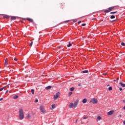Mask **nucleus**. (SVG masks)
Listing matches in <instances>:
<instances>
[{
	"instance_id": "nucleus-10",
	"label": "nucleus",
	"mask_w": 125,
	"mask_h": 125,
	"mask_svg": "<svg viewBox=\"0 0 125 125\" xmlns=\"http://www.w3.org/2000/svg\"><path fill=\"white\" fill-rule=\"evenodd\" d=\"M87 101V100L86 99H83L82 102H83V103L84 104L86 103Z\"/></svg>"
},
{
	"instance_id": "nucleus-23",
	"label": "nucleus",
	"mask_w": 125,
	"mask_h": 125,
	"mask_svg": "<svg viewBox=\"0 0 125 125\" xmlns=\"http://www.w3.org/2000/svg\"><path fill=\"white\" fill-rule=\"evenodd\" d=\"M115 16L114 15H112L111 17H110V19H115Z\"/></svg>"
},
{
	"instance_id": "nucleus-24",
	"label": "nucleus",
	"mask_w": 125,
	"mask_h": 125,
	"mask_svg": "<svg viewBox=\"0 0 125 125\" xmlns=\"http://www.w3.org/2000/svg\"><path fill=\"white\" fill-rule=\"evenodd\" d=\"M112 89H113V88H112L111 86L109 87V88H108V90H109V91H111V90H112Z\"/></svg>"
},
{
	"instance_id": "nucleus-19",
	"label": "nucleus",
	"mask_w": 125,
	"mask_h": 125,
	"mask_svg": "<svg viewBox=\"0 0 125 125\" xmlns=\"http://www.w3.org/2000/svg\"><path fill=\"white\" fill-rule=\"evenodd\" d=\"M110 12V11L109 9L108 10H106L104 11V12H105V13H108V12Z\"/></svg>"
},
{
	"instance_id": "nucleus-45",
	"label": "nucleus",
	"mask_w": 125,
	"mask_h": 125,
	"mask_svg": "<svg viewBox=\"0 0 125 125\" xmlns=\"http://www.w3.org/2000/svg\"><path fill=\"white\" fill-rule=\"evenodd\" d=\"M115 21H116V20L113 21L112 22H115Z\"/></svg>"
},
{
	"instance_id": "nucleus-47",
	"label": "nucleus",
	"mask_w": 125,
	"mask_h": 125,
	"mask_svg": "<svg viewBox=\"0 0 125 125\" xmlns=\"http://www.w3.org/2000/svg\"><path fill=\"white\" fill-rule=\"evenodd\" d=\"M77 122H78V120H76V122L77 123Z\"/></svg>"
},
{
	"instance_id": "nucleus-38",
	"label": "nucleus",
	"mask_w": 125,
	"mask_h": 125,
	"mask_svg": "<svg viewBox=\"0 0 125 125\" xmlns=\"http://www.w3.org/2000/svg\"><path fill=\"white\" fill-rule=\"evenodd\" d=\"M81 85H82V84L79 83V84H78V86H81Z\"/></svg>"
},
{
	"instance_id": "nucleus-14",
	"label": "nucleus",
	"mask_w": 125,
	"mask_h": 125,
	"mask_svg": "<svg viewBox=\"0 0 125 125\" xmlns=\"http://www.w3.org/2000/svg\"><path fill=\"white\" fill-rule=\"evenodd\" d=\"M51 87V86H48L45 88V89H46V90H48V89H50Z\"/></svg>"
},
{
	"instance_id": "nucleus-32",
	"label": "nucleus",
	"mask_w": 125,
	"mask_h": 125,
	"mask_svg": "<svg viewBox=\"0 0 125 125\" xmlns=\"http://www.w3.org/2000/svg\"><path fill=\"white\" fill-rule=\"evenodd\" d=\"M85 25H86L85 23L82 24V26H85Z\"/></svg>"
},
{
	"instance_id": "nucleus-9",
	"label": "nucleus",
	"mask_w": 125,
	"mask_h": 125,
	"mask_svg": "<svg viewBox=\"0 0 125 125\" xmlns=\"http://www.w3.org/2000/svg\"><path fill=\"white\" fill-rule=\"evenodd\" d=\"M83 74H87V73H88V70H84L81 72Z\"/></svg>"
},
{
	"instance_id": "nucleus-49",
	"label": "nucleus",
	"mask_w": 125,
	"mask_h": 125,
	"mask_svg": "<svg viewBox=\"0 0 125 125\" xmlns=\"http://www.w3.org/2000/svg\"><path fill=\"white\" fill-rule=\"evenodd\" d=\"M66 22H69V21H66Z\"/></svg>"
},
{
	"instance_id": "nucleus-51",
	"label": "nucleus",
	"mask_w": 125,
	"mask_h": 125,
	"mask_svg": "<svg viewBox=\"0 0 125 125\" xmlns=\"http://www.w3.org/2000/svg\"><path fill=\"white\" fill-rule=\"evenodd\" d=\"M114 82H116V80H114Z\"/></svg>"
},
{
	"instance_id": "nucleus-29",
	"label": "nucleus",
	"mask_w": 125,
	"mask_h": 125,
	"mask_svg": "<svg viewBox=\"0 0 125 125\" xmlns=\"http://www.w3.org/2000/svg\"><path fill=\"white\" fill-rule=\"evenodd\" d=\"M121 45H123V46H125V42H122L121 43Z\"/></svg>"
},
{
	"instance_id": "nucleus-36",
	"label": "nucleus",
	"mask_w": 125,
	"mask_h": 125,
	"mask_svg": "<svg viewBox=\"0 0 125 125\" xmlns=\"http://www.w3.org/2000/svg\"><path fill=\"white\" fill-rule=\"evenodd\" d=\"M81 23H82V21H81L78 22V24H81Z\"/></svg>"
},
{
	"instance_id": "nucleus-33",
	"label": "nucleus",
	"mask_w": 125,
	"mask_h": 125,
	"mask_svg": "<svg viewBox=\"0 0 125 125\" xmlns=\"http://www.w3.org/2000/svg\"><path fill=\"white\" fill-rule=\"evenodd\" d=\"M119 90H120V91H122V90H123V88L120 87V88H119Z\"/></svg>"
},
{
	"instance_id": "nucleus-37",
	"label": "nucleus",
	"mask_w": 125,
	"mask_h": 125,
	"mask_svg": "<svg viewBox=\"0 0 125 125\" xmlns=\"http://www.w3.org/2000/svg\"><path fill=\"white\" fill-rule=\"evenodd\" d=\"M14 60L15 61H17V59L14 58Z\"/></svg>"
},
{
	"instance_id": "nucleus-11",
	"label": "nucleus",
	"mask_w": 125,
	"mask_h": 125,
	"mask_svg": "<svg viewBox=\"0 0 125 125\" xmlns=\"http://www.w3.org/2000/svg\"><path fill=\"white\" fill-rule=\"evenodd\" d=\"M51 107L52 108H51V110H52V109H55V108H56L55 104H52Z\"/></svg>"
},
{
	"instance_id": "nucleus-40",
	"label": "nucleus",
	"mask_w": 125,
	"mask_h": 125,
	"mask_svg": "<svg viewBox=\"0 0 125 125\" xmlns=\"http://www.w3.org/2000/svg\"><path fill=\"white\" fill-rule=\"evenodd\" d=\"M7 92H8V90H7V91H6L5 93L6 94V93H7Z\"/></svg>"
},
{
	"instance_id": "nucleus-6",
	"label": "nucleus",
	"mask_w": 125,
	"mask_h": 125,
	"mask_svg": "<svg viewBox=\"0 0 125 125\" xmlns=\"http://www.w3.org/2000/svg\"><path fill=\"white\" fill-rule=\"evenodd\" d=\"M115 7H116V6H112L108 8V9L110 11H112V10H114V9H115Z\"/></svg>"
},
{
	"instance_id": "nucleus-52",
	"label": "nucleus",
	"mask_w": 125,
	"mask_h": 125,
	"mask_svg": "<svg viewBox=\"0 0 125 125\" xmlns=\"http://www.w3.org/2000/svg\"><path fill=\"white\" fill-rule=\"evenodd\" d=\"M74 22H76V21H74Z\"/></svg>"
},
{
	"instance_id": "nucleus-15",
	"label": "nucleus",
	"mask_w": 125,
	"mask_h": 125,
	"mask_svg": "<svg viewBox=\"0 0 125 125\" xmlns=\"http://www.w3.org/2000/svg\"><path fill=\"white\" fill-rule=\"evenodd\" d=\"M70 46H72V44L70 42H68V44L67 45V47H70Z\"/></svg>"
},
{
	"instance_id": "nucleus-26",
	"label": "nucleus",
	"mask_w": 125,
	"mask_h": 125,
	"mask_svg": "<svg viewBox=\"0 0 125 125\" xmlns=\"http://www.w3.org/2000/svg\"><path fill=\"white\" fill-rule=\"evenodd\" d=\"M4 88H5V87H3L0 88V91H2V90L4 89Z\"/></svg>"
},
{
	"instance_id": "nucleus-2",
	"label": "nucleus",
	"mask_w": 125,
	"mask_h": 125,
	"mask_svg": "<svg viewBox=\"0 0 125 125\" xmlns=\"http://www.w3.org/2000/svg\"><path fill=\"white\" fill-rule=\"evenodd\" d=\"M19 116L20 120H23L24 119V111L23 109L21 108L19 109Z\"/></svg>"
},
{
	"instance_id": "nucleus-7",
	"label": "nucleus",
	"mask_w": 125,
	"mask_h": 125,
	"mask_svg": "<svg viewBox=\"0 0 125 125\" xmlns=\"http://www.w3.org/2000/svg\"><path fill=\"white\" fill-rule=\"evenodd\" d=\"M113 113H114L113 111H110L107 113V115L108 116H111V115H113Z\"/></svg>"
},
{
	"instance_id": "nucleus-28",
	"label": "nucleus",
	"mask_w": 125,
	"mask_h": 125,
	"mask_svg": "<svg viewBox=\"0 0 125 125\" xmlns=\"http://www.w3.org/2000/svg\"><path fill=\"white\" fill-rule=\"evenodd\" d=\"M33 43H34V42H31L30 43V46L31 47H32V46Z\"/></svg>"
},
{
	"instance_id": "nucleus-53",
	"label": "nucleus",
	"mask_w": 125,
	"mask_h": 125,
	"mask_svg": "<svg viewBox=\"0 0 125 125\" xmlns=\"http://www.w3.org/2000/svg\"><path fill=\"white\" fill-rule=\"evenodd\" d=\"M74 22H76V21H74Z\"/></svg>"
},
{
	"instance_id": "nucleus-39",
	"label": "nucleus",
	"mask_w": 125,
	"mask_h": 125,
	"mask_svg": "<svg viewBox=\"0 0 125 125\" xmlns=\"http://www.w3.org/2000/svg\"><path fill=\"white\" fill-rule=\"evenodd\" d=\"M60 6H63V5H62V4L61 3L60 4Z\"/></svg>"
},
{
	"instance_id": "nucleus-16",
	"label": "nucleus",
	"mask_w": 125,
	"mask_h": 125,
	"mask_svg": "<svg viewBox=\"0 0 125 125\" xmlns=\"http://www.w3.org/2000/svg\"><path fill=\"white\" fill-rule=\"evenodd\" d=\"M31 93L33 94V95H34V94H35V89H31Z\"/></svg>"
},
{
	"instance_id": "nucleus-8",
	"label": "nucleus",
	"mask_w": 125,
	"mask_h": 125,
	"mask_svg": "<svg viewBox=\"0 0 125 125\" xmlns=\"http://www.w3.org/2000/svg\"><path fill=\"white\" fill-rule=\"evenodd\" d=\"M119 84H120L122 87H125V83H123L122 82H120V83H119Z\"/></svg>"
},
{
	"instance_id": "nucleus-4",
	"label": "nucleus",
	"mask_w": 125,
	"mask_h": 125,
	"mask_svg": "<svg viewBox=\"0 0 125 125\" xmlns=\"http://www.w3.org/2000/svg\"><path fill=\"white\" fill-rule=\"evenodd\" d=\"M60 95V93L59 92L57 93L56 95L54 96V100H56V99H57V98L59 97Z\"/></svg>"
},
{
	"instance_id": "nucleus-46",
	"label": "nucleus",
	"mask_w": 125,
	"mask_h": 125,
	"mask_svg": "<svg viewBox=\"0 0 125 125\" xmlns=\"http://www.w3.org/2000/svg\"><path fill=\"white\" fill-rule=\"evenodd\" d=\"M120 117H122V115H120Z\"/></svg>"
},
{
	"instance_id": "nucleus-31",
	"label": "nucleus",
	"mask_w": 125,
	"mask_h": 125,
	"mask_svg": "<svg viewBox=\"0 0 125 125\" xmlns=\"http://www.w3.org/2000/svg\"><path fill=\"white\" fill-rule=\"evenodd\" d=\"M35 103H38V102H39V100L36 99L35 101Z\"/></svg>"
},
{
	"instance_id": "nucleus-17",
	"label": "nucleus",
	"mask_w": 125,
	"mask_h": 125,
	"mask_svg": "<svg viewBox=\"0 0 125 125\" xmlns=\"http://www.w3.org/2000/svg\"><path fill=\"white\" fill-rule=\"evenodd\" d=\"M101 119H102V117L100 116H99L97 117V120H98V121H100Z\"/></svg>"
},
{
	"instance_id": "nucleus-35",
	"label": "nucleus",
	"mask_w": 125,
	"mask_h": 125,
	"mask_svg": "<svg viewBox=\"0 0 125 125\" xmlns=\"http://www.w3.org/2000/svg\"><path fill=\"white\" fill-rule=\"evenodd\" d=\"M2 100H3V98H1L0 99V101H2Z\"/></svg>"
},
{
	"instance_id": "nucleus-34",
	"label": "nucleus",
	"mask_w": 125,
	"mask_h": 125,
	"mask_svg": "<svg viewBox=\"0 0 125 125\" xmlns=\"http://www.w3.org/2000/svg\"><path fill=\"white\" fill-rule=\"evenodd\" d=\"M5 18H9V17L8 16H6L4 17Z\"/></svg>"
},
{
	"instance_id": "nucleus-54",
	"label": "nucleus",
	"mask_w": 125,
	"mask_h": 125,
	"mask_svg": "<svg viewBox=\"0 0 125 125\" xmlns=\"http://www.w3.org/2000/svg\"><path fill=\"white\" fill-rule=\"evenodd\" d=\"M62 9H63V7H62Z\"/></svg>"
},
{
	"instance_id": "nucleus-20",
	"label": "nucleus",
	"mask_w": 125,
	"mask_h": 125,
	"mask_svg": "<svg viewBox=\"0 0 125 125\" xmlns=\"http://www.w3.org/2000/svg\"><path fill=\"white\" fill-rule=\"evenodd\" d=\"M11 20H15V19H16V17H11Z\"/></svg>"
},
{
	"instance_id": "nucleus-22",
	"label": "nucleus",
	"mask_w": 125,
	"mask_h": 125,
	"mask_svg": "<svg viewBox=\"0 0 125 125\" xmlns=\"http://www.w3.org/2000/svg\"><path fill=\"white\" fill-rule=\"evenodd\" d=\"M118 11H115V12H111L110 13V14H115V13H117Z\"/></svg>"
},
{
	"instance_id": "nucleus-27",
	"label": "nucleus",
	"mask_w": 125,
	"mask_h": 125,
	"mask_svg": "<svg viewBox=\"0 0 125 125\" xmlns=\"http://www.w3.org/2000/svg\"><path fill=\"white\" fill-rule=\"evenodd\" d=\"M7 64H8V62L6 60H5V64L6 65V66H7Z\"/></svg>"
},
{
	"instance_id": "nucleus-25",
	"label": "nucleus",
	"mask_w": 125,
	"mask_h": 125,
	"mask_svg": "<svg viewBox=\"0 0 125 125\" xmlns=\"http://www.w3.org/2000/svg\"><path fill=\"white\" fill-rule=\"evenodd\" d=\"M27 119H30V118H31V116L30 115V114H28L26 116Z\"/></svg>"
},
{
	"instance_id": "nucleus-42",
	"label": "nucleus",
	"mask_w": 125,
	"mask_h": 125,
	"mask_svg": "<svg viewBox=\"0 0 125 125\" xmlns=\"http://www.w3.org/2000/svg\"><path fill=\"white\" fill-rule=\"evenodd\" d=\"M123 124L125 125V121L123 122Z\"/></svg>"
},
{
	"instance_id": "nucleus-1",
	"label": "nucleus",
	"mask_w": 125,
	"mask_h": 125,
	"mask_svg": "<svg viewBox=\"0 0 125 125\" xmlns=\"http://www.w3.org/2000/svg\"><path fill=\"white\" fill-rule=\"evenodd\" d=\"M78 104H79V101L76 100L73 104V103H70L69 104V107L70 108H77Z\"/></svg>"
},
{
	"instance_id": "nucleus-13",
	"label": "nucleus",
	"mask_w": 125,
	"mask_h": 125,
	"mask_svg": "<svg viewBox=\"0 0 125 125\" xmlns=\"http://www.w3.org/2000/svg\"><path fill=\"white\" fill-rule=\"evenodd\" d=\"M88 116L84 115L83 116V120H86V119H88Z\"/></svg>"
},
{
	"instance_id": "nucleus-18",
	"label": "nucleus",
	"mask_w": 125,
	"mask_h": 125,
	"mask_svg": "<svg viewBox=\"0 0 125 125\" xmlns=\"http://www.w3.org/2000/svg\"><path fill=\"white\" fill-rule=\"evenodd\" d=\"M74 90H75V88L74 87L70 88V91H74Z\"/></svg>"
},
{
	"instance_id": "nucleus-30",
	"label": "nucleus",
	"mask_w": 125,
	"mask_h": 125,
	"mask_svg": "<svg viewBox=\"0 0 125 125\" xmlns=\"http://www.w3.org/2000/svg\"><path fill=\"white\" fill-rule=\"evenodd\" d=\"M72 94H73V92H70L69 93V95L70 96H71V95H72Z\"/></svg>"
},
{
	"instance_id": "nucleus-50",
	"label": "nucleus",
	"mask_w": 125,
	"mask_h": 125,
	"mask_svg": "<svg viewBox=\"0 0 125 125\" xmlns=\"http://www.w3.org/2000/svg\"><path fill=\"white\" fill-rule=\"evenodd\" d=\"M106 73H104V75H106Z\"/></svg>"
},
{
	"instance_id": "nucleus-44",
	"label": "nucleus",
	"mask_w": 125,
	"mask_h": 125,
	"mask_svg": "<svg viewBox=\"0 0 125 125\" xmlns=\"http://www.w3.org/2000/svg\"><path fill=\"white\" fill-rule=\"evenodd\" d=\"M124 110H125V106L124 107Z\"/></svg>"
},
{
	"instance_id": "nucleus-48",
	"label": "nucleus",
	"mask_w": 125,
	"mask_h": 125,
	"mask_svg": "<svg viewBox=\"0 0 125 125\" xmlns=\"http://www.w3.org/2000/svg\"><path fill=\"white\" fill-rule=\"evenodd\" d=\"M95 19H92V20H94Z\"/></svg>"
},
{
	"instance_id": "nucleus-43",
	"label": "nucleus",
	"mask_w": 125,
	"mask_h": 125,
	"mask_svg": "<svg viewBox=\"0 0 125 125\" xmlns=\"http://www.w3.org/2000/svg\"><path fill=\"white\" fill-rule=\"evenodd\" d=\"M117 81H118V80H119V78H117Z\"/></svg>"
},
{
	"instance_id": "nucleus-41",
	"label": "nucleus",
	"mask_w": 125,
	"mask_h": 125,
	"mask_svg": "<svg viewBox=\"0 0 125 125\" xmlns=\"http://www.w3.org/2000/svg\"><path fill=\"white\" fill-rule=\"evenodd\" d=\"M123 102H124V103H125V100H123Z\"/></svg>"
},
{
	"instance_id": "nucleus-12",
	"label": "nucleus",
	"mask_w": 125,
	"mask_h": 125,
	"mask_svg": "<svg viewBox=\"0 0 125 125\" xmlns=\"http://www.w3.org/2000/svg\"><path fill=\"white\" fill-rule=\"evenodd\" d=\"M26 19L28 20V21H29V22H33V19H32L27 18Z\"/></svg>"
},
{
	"instance_id": "nucleus-3",
	"label": "nucleus",
	"mask_w": 125,
	"mask_h": 125,
	"mask_svg": "<svg viewBox=\"0 0 125 125\" xmlns=\"http://www.w3.org/2000/svg\"><path fill=\"white\" fill-rule=\"evenodd\" d=\"M40 110L42 113H43V114H45V113H46V111L45 110V109H44V108H43V105L40 106Z\"/></svg>"
},
{
	"instance_id": "nucleus-21",
	"label": "nucleus",
	"mask_w": 125,
	"mask_h": 125,
	"mask_svg": "<svg viewBox=\"0 0 125 125\" xmlns=\"http://www.w3.org/2000/svg\"><path fill=\"white\" fill-rule=\"evenodd\" d=\"M14 99H17V98H18V96L16 95V96H14L13 97Z\"/></svg>"
},
{
	"instance_id": "nucleus-5",
	"label": "nucleus",
	"mask_w": 125,
	"mask_h": 125,
	"mask_svg": "<svg viewBox=\"0 0 125 125\" xmlns=\"http://www.w3.org/2000/svg\"><path fill=\"white\" fill-rule=\"evenodd\" d=\"M90 102H92L93 104H96L97 103H98V101H97L95 98H93L90 101Z\"/></svg>"
}]
</instances>
